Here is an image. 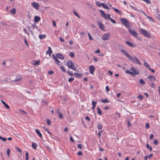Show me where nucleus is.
<instances>
[{
	"label": "nucleus",
	"mask_w": 160,
	"mask_h": 160,
	"mask_svg": "<svg viewBox=\"0 0 160 160\" xmlns=\"http://www.w3.org/2000/svg\"><path fill=\"white\" fill-rule=\"evenodd\" d=\"M60 69L62 70V71L63 72H66V69H65L64 67L62 66H61V67H60Z\"/></svg>",
	"instance_id": "43"
},
{
	"label": "nucleus",
	"mask_w": 160,
	"mask_h": 160,
	"mask_svg": "<svg viewBox=\"0 0 160 160\" xmlns=\"http://www.w3.org/2000/svg\"><path fill=\"white\" fill-rule=\"evenodd\" d=\"M0 139L2 140L3 141H5L6 140V139L5 138H3L0 136Z\"/></svg>",
	"instance_id": "48"
},
{
	"label": "nucleus",
	"mask_w": 160,
	"mask_h": 160,
	"mask_svg": "<svg viewBox=\"0 0 160 160\" xmlns=\"http://www.w3.org/2000/svg\"><path fill=\"white\" fill-rule=\"evenodd\" d=\"M89 39L90 40H93V39L91 35L88 32V33Z\"/></svg>",
	"instance_id": "46"
},
{
	"label": "nucleus",
	"mask_w": 160,
	"mask_h": 160,
	"mask_svg": "<svg viewBox=\"0 0 160 160\" xmlns=\"http://www.w3.org/2000/svg\"><path fill=\"white\" fill-rule=\"evenodd\" d=\"M131 70L133 72V77H134L136 74H138L139 73V72L138 70L134 67H131Z\"/></svg>",
	"instance_id": "7"
},
{
	"label": "nucleus",
	"mask_w": 160,
	"mask_h": 160,
	"mask_svg": "<svg viewBox=\"0 0 160 160\" xmlns=\"http://www.w3.org/2000/svg\"><path fill=\"white\" fill-rule=\"evenodd\" d=\"M96 4L97 6L99 7L102 6V3H101L99 2H96Z\"/></svg>",
	"instance_id": "45"
},
{
	"label": "nucleus",
	"mask_w": 160,
	"mask_h": 160,
	"mask_svg": "<svg viewBox=\"0 0 160 160\" xmlns=\"http://www.w3.org/2000/svg\"><path fill=\"white\" fill-rule=\"evenodd\" d=\"M101 101L103 103L109 102V101L106 98L104 100H102Z\"/></svg>",
	"instance_id": "36"
},
{
	"label": "nucleus",
	"mask_w": 160,
	"mask_h": 160,
	"mask_svg": "<svg viewBox=\"0 0 160 160\" xmlns=\"http://www.w3.org/2000/svg\"><path fill=\"white\" fill-rule=\"evenodd\" d=\"M25 158H26V160H28V159H29L28 153V152H26L25 153Z\"/></svg>",
	"instance_id": "33"
},
{
	"label": "nucleus",
	"mask_w": 160,
	"mask_h": 160,
	"mask_svg": "<svg viewBox=\"0 0 160 160\" xmlns=\"http://www.w3.org/2000/svg\"><path fill=\"white\" fill-rule=\"evenodd\" d=\"M48 50L46 51V53L47 54H49L50 55H51L52 53V51L50 47L48 46Z\"/></svg>",
	"instance_id": "13"
},
{
	"label": "nucleus",
	"mask_w": 160,
	"mask_h": 160,
	"mask_svg": "<svg viewBox=\"0 0 160 160\" xmlns=\"http://www.w3.org/2000/svg\"><path fill=\"white\" fill-rule=\"evenodd\" d=\"M110 37V35L108 33L104 34L102 36V39L104 40H108Z\"/></svg>",
	"instance_id": "8"
},
{
	"label": "nucleus",
	"mask_w": 160,
	"mask_h": 160,
	"mask_svg": "<svg viewBox=\"0 0 160 160\" xmlns=\"http://www.w3.org/2000/svg\"><path fill=\"white\" fill-rule=\"evenodd\" d=\"M57 57L60 59H63L64 58V57L63 55L61 53H58L56 55Z\"/></svg>",
	"instance_id": "17"
},
{
	"label": "nucleus",
	"mask_w": 160,
	"mask_h": 160,
	"mask_svg": "<svg viewBox=\"0 0 160 160\" xmlns=\"http://www.w3.org/2000/svg\"><path fill=\"white\" fill-rule=\"evenodd\" d=\"M10 149L9 148H8L7 151V154L8 157H10Z\"/></svg>",
	"instance_id": "39"
},
{
	"label": "nucleus",
	"mask_w": 160,
	"mask_h": 160,
	"mask_svg": "<svg viewBox=\"0 0 160 160\" xmlns=\"http://www.w3.org/2000/svg\"><path fill=\"white\" fill-rule=\"evenodd\" d=\"M102 7L105 9H106L108 10H109V8L104 3H102Z\"/></svg>",
	"instance_id": "22"
},
{
	"label": "nucleus",
	"mask_w": 160,
	"mask_h": 160,
	"mask_svg": "<svg viewBox=\"0 0 160 160\" xmlns=\"http://www.w3.org/2000/svg\"><path fill=\"white\" fill-rule=\"evenodd\" d=\"M146 128H149L150 127V125L148 123H147L146 124Z\"/></svg>",
	"instance_id": "62"
},
{
	"label": "nucleus",
	"mask_w": 160,
	"mask_h": 160,
	"mask_svg": "<svg viewBox=\"0 0 160 160\" xmlns=\"http://www.w3.org/2000/svg\"><path fill=\"white\" fill-rule=\"evenodd\" d=\"M121 51L133 63L136 62L139 65H141V63L136 57H134V58H133L130 55L124 50L122 49Z\"/></svg>",
	"instance_id": "1"
},
{
	"label": "nucleus",
	"mask_w": 160,
	"mask_h": 160,
	"mask_svg": "<svg viewBox=\"0 0 160 160\" xmlns=\"http://www.w3.org/2000/svg\"><path fill=\"white\" fill-rule=\"evenodd\" d=\"M35 132L36 133L38 134V135L39 136L40 138L42 137V135L41 132H40L39 130L38 129H36L35 130Z\"/></svg>",
	"instance_id": "19"
},
{
	"label": "nucleus",
	"mask_w": 160,
	"mask_h": 160,
	"mask_svg": "<svg viewBox=\"0 0 160 160\" xmlns=\"http://www.w3.org/2000/svg\"><path fill=\"white\" fill-rule=\"evenodd\" d=\"M128 31L130 34L134 38H136L138 37V36L137 32L133 29H129Z\"/></svg>",
	"instance_id": "6"
},
{
	"label": "nucleus",
	"mask_w": 160,
	"mask_h": 160,
	"mask_svg": "<svg viewBox=\"0 0 160 160\" xmlns=\"http://www.w3.org/2000/svg\"><path fill=\"white\" fill-rule=\"evenodd\" d=\"M125 43H126V44L127 45L129 46L130 47H131L134 48L136 46V45H134V44L132 42H130L129 41H125Z\"/></svg>",
	"instance_id": "10"
},
{
	"label": "nucleus",
	"mask_w": 160,
	"mask_h": 160,
	"mask_svg": "<svg viewBox=\"0 0 160 160\" xmlns=\"http://www.w3.org/2000/svg\"><path fill=\"white\" fill-rule=\"evenodd\" d=\"M47 123L48 125H50L51 124V122L49 119H48L47 120Z\"/></svg>",
	"instance_id": "42"
},
{
	"label": "nucleus",
	"mask_w": 160,
	"mask_h": 160,
	"mask_svg": "<svg viewBox=\"0 0 160 160\" xmlns=\"http://www.w3.org/2000/svg\"><path fill=\"white\" fill-rule=\"evenodd\" d=\"M74 80V78H69L68 79V82H72V81H73Z\"/></svg>",
	"instance_id": "41"
},
{
	"label": "nucleus",
	"mask_w": 160,
	"mask_h": 160,
	"mask_svg": "<svg viewBox=\"0 0 160 160\" xmlns=\"http://www.w3.org/2000/svg\"><path fill=\"white\" fill-rule=\"evenodd\" d=\"M78 148L79 149H81L82 148V145L81 144H78L77 145Z\"/></svg>",
	"instance_id": "55"
},
{
	"label": "nucleus",
	"mask_w": 160,
	"mask_h": 160,
	"mask_svg": "<svg viewBox=\"0 0 160 160\" xmlns=\"http://www.w3.org/2000/svg\"><path fill=\"white\" fill-rule=\"evenodd\" d=\"M98 26L99 28L102 29H103L104 28V25L101 22H98Z\"/></svg>",
	"instance_id": "20"
},
{
	"label": "nucleus",
	"mask_w": 160,
	"mask_h": 160,
	"mask_svg": "<svg viewBox=\"0 0 160 160\" xmlns=\"http://www.w3.org/2000/svg\"><path fill=\"white\" fill-rule=\"evenodd\" d=\"M1 102L4 105V106L6 107V108L7 109H9V106L3 100L1 101Z\"/></svg>",
	"instance_id": "21"
},
{
	"label": "nucleus",
	"mask_w": 160,
	"mask_h": 160,
	"mask_svg": "<svg viewBox=\"0 0 160 160\" xmlns=\"http://www.w3.org/2000/svg\"><path fill=\"white\" fill-rule=\"evenodd\" d=\"M148 78L149 79L151 80L150 81H152V79H153L154 80H155V78L154 77L150 75L148 77Z\"/></svg>",
	"instance_id": "31"
},
{
	"label": "nucleus",
	"mask_w": 160,
	"mask_h": 160,
	"mask_svg": "<svg viewBox=\"0 0 160 160\" xmlns=\"http://www.w3.org/2000/svg\"><path fill=\"white\" fill-rule=\"evenodd\" d=\"M69 56L71 58H73L74 56V54L73 52H71L69 54Z\"/></svg>",
	"instance_id": "47"
},
{
	"label": "nucleus",
	"mask_w": 160,
	"mask_h": 160,
	"mask_svg": "<svg viewBox=\"0 0 160 160\" xmlns=\"http://www.w3.org/2000/svg\"><path fill=\"white\" fill-rule=\"evenodd\" d=\"M52 58L55 60L56 64H58L60 63V61L58 59V58L56 57V56L53 54L52 55Z\"/></svg>",
	"instance_id": "12"
},
{
	"label": "nucleus",
	"mask_w": 160,
	"mask_h": 160,
	"mask_svg": "<svg viewBox=\"0 0 160 160\" xmlns=\"http://www.w3.org/2000/svg\"><path fill=\"white\" fill-rule=\"evenodd\" d=\"M99 12L101 13L102 16L108 20H109L111 18L109 14L107 15L102 10H99Z\"/></svg>",
	"instance_id": "5"
},
{
	"label": "nucleus",
	"mask_w": 160,
	"mask_h": 160,
	"mask_svg": "<svg viewBox=\"0 0 160 160\" xmlns=\"http://www.w3.org/2000/svg\"><path fill=\"white\" fill-rule=\"evenodd\" d=\"M139 82L142 85H144L145 84V82L142 79H140L139 80Z\"/></svg>",
	"instance_id": "28"
},
{
	"label": "nucleus",
	"mask_w": 160,
	"mask_h": 160,
	"mask_svg": "<svg viewBox=\"0 0 160 160\" xmlns=\"http://www.w3.org/2000/svg\"><path fill=\"white\" fill-rule=\"evenodd\" d=\"M23 31L24 32L26 33L28 35H29V33L27 32V30L25 28H23Z\"/></svg>",
	"instance_id": "37"
},
{
	"label": "nucleus",
	"mask_w": 160,
	"mask_h": 160,
	"mask_svg": "<svg viewBox=\"0 0 160 160\" xmlns=\"http://www.w3.org/2000/svg\"><path fill=\"white\" fill-rule=\"evenodd\" d=\"M33 7L35 8L38 9L39 8L40 6L39 4L37 2H33L32 3Z\"/></svg>",
	"instance_id": "11"
},
{
	"label": "nucleus",
	"mask_w": 160,
	"mask_h": 160,
	"mask_svg": "<svg viewBox=\"0 0 160 160\" xmlns=\"http://www.w3.org/2000/svg\"><path fill=\"white\" fill-rule=\"evenodd\" d=\"M102 128V125L99 124L98 126V129H101Z\"/></svg>",
	"instance_id": "51"
},
{
	"label": "nucleus",
	"mask_w": 160,
	"mask_h": 160,
	"mask_svg": "<svg viewBox=\"0 0 160 160\" xmlns=\"http://www.w3.org/2000/svg\"><path fill=\"white\" fill-rule=\"evenodd\" d=\"M97 110H98V112H97L98 114L99 115H101L102 111L98 107H97Z\"/></svg>",
	"instance_id": "30"
},
{
	"label": "nucleus",
	"mask_w": 160,
	"mask_h": 160,
	"mask_svg": "<svg viewBox=\"0 0 160 160\" xmlns=\"http://www.w3.org/2000/svg\"><path fill=\"white\" fill-rule=\"evenodd\" d=\"M32 147L34 148V149H36L37 145L36 143L33 142L32 143Z\"/></svg>",
	"instance_id": "25"
},
{
	"label": "nucleus",
	"mask_w": 160,
	"mask_h": 160,
	"mask_svg": "<svg viewBox=\"0 0 160 160\" xmlns=\"http://www.w3.org/2000/svg\"><path fill=\"white\" fill-rule=\"evenodd\" d=\"M130 7L133 9H134V10H135L136 11H138V9H137L135 7L132 6L130 4Z\"/></svg>",
	"instance_id": "58"
},
{
	"label": "nucleus",
	"mask_w": 160,
	"mask_h": 160,
	"mask_svg": "<svg viewBox=\"0 0 160 160\" xmlns=\"http://www.w3.org/2000/svg\"><path fill=\"white\" fill-rule=\"evenodd\" d=\"M78 155H82V152L81 151H78Z\"/></svg>",
	"instance_id": "60"
},
{
	"label": "nucleus",
	"mask_w": 160,
	"mask_h": 160,
	"mask_svg": "<svg viewBox=\"0 0 160 160\" xmlns=\"http://www.w3.org/2000/svg\"><path fill=\"white\" fill-rule=\"evenodd\" d=\"M74 75L77 78H82V75L80 73H75Z\"/></svg>",
	"instance_id": "15"
},
{
	"label": "nucleus",
	"mask_w": 160,
	"mask_h": 160,
	"mask_svg": "<svg viewBox=\"0 0 160 160\" xmlns=\"http://www.w3.org/2000/svg\"><path fill=\"white\" fill-rule=\"evenodd\" d=\"M140 30L141 33L145 37L148 38H151L152 36L149 32L142 29H141Z\"/></svg>",
	"instance_id": "4"
},
{
	"label": "nucleus",
	"mask_w": 160,
	"mask_h": 160,
	"mask_svg": "<svg viewBox=\"0 0 160 160\" xmlns=\"http://www.w3.org/2000/svg\"><path fill=\"white\" fill-rule=\"evenodd\" d=\"M144 65L148 69L150 68L149 64L147 62H144Z\"/></svg>",
	"instance_id": "29"
},
{
	"label": "nucleus",
	"mask_w": 160,
	"mask_h": 160,
	"mask_svg": "<svg viewBox=\"0 0 160 160\" xmlns=\"http://www.w3.org/2000/svg\"><path fill=\"white\" fill-rule=\"evenodd\" d=\"M138 98L140 100H142L143 98V96L140 94L138 96Z\"/></svg>",
	"instance_id": "40"
},
{
	"label": "nucleus",
	"mask_w": 160,
	"mask_h": 160,
	"mask_svg": "<svg viewBox=\"0 0 160 160\" xmlns=\"http://www.w3.org/2000/svg\"><path fill=\"white\" fill-rule=\"evenodd\" d=\"M112 9L114 10L117 13L120 15H121L122 14V12L119 10L118 9L115 8L114 7H113L112 8Z\"/></svg>",
	"instance_id": "14"
},
{
	"label": "nucleus",
	"mask_w": 160,
	"mask_h": 160,
	"mask_svg": "<svg viewBox=\"0 0 160 160\" xmlns=\"http://www.w3.org/2000/svg\"><path fill=\"white\" fill-rule=\"evenodd\" d=\"M102 132V130L99 131L98 132V136L99 138H101V133Z\"/></svg>",
	"instance_id": "53"
},
{
	"label": "nucleus",
	"mask_w": 160,
	"mask_h": 160,
	"mask_svg": "<svg viewBox=\"0 0 160 160\" xmlns=\"http://www.w3.org/2000/svg\"><path fill=\"white\" fill-rule=\"evenodd\" d=\"M53 73H54L53 71H52V70L49 71L48 72V73L50 75L52 74Z\"/></svg>",
	"instance_id": "52"
},
{
	"label": "nucleus",
	"mask_w": 160,
	"mask_h": 160,
	"mask_svg": "<svg viewBox=\"0 0 160 160\" xmlns=\"http://www.w3.org/2000/svg\"><path fill=\"white\" fill-rule=\"evenodd\" d=\"M120 21L122 24L125 26L127 28H130L131 27V24L126 19L124 18H121Z\"/></svg>",
	"instance_id": "3"
},
{
	"label": "nucleus",
	"mask_w": 160,
	"mask_h": 160,
	"mask_svg": "<svg viewBox=\"0 0 160 160\" xmlns=\"http://www.w3.org/2000/svg\"><path fill=\"white\" fill-rule=\"evenodd\" d=\"M48 150L50 152L51 151V148L48 146H46Z\"/></svg>",
	"instance_id": "61"
},
{
	"label": "nucleus",
	"mask_w": 160,
	"mask_h": 160,
	"mask_svg": "<svg viewBox=\"0 0 160 160\" xmlns=\"http://www.w3.org/2000/svg\"><path fill=\"white\" fill-rule=\"evenodd\" d=\"M126 73L127 74H132L133 75V73L132 72H131L129 70H127L125 71Z\"/></svg>",
	"instance_id": "34"
},
{
	"label": "nucleus",
	"mask_w": 160,
	"mask_h": 160,
	"mask_svg": "<svg viewBox=\"0 0 160 160\" xmlns=\"http://www.w3.org/2000/svg\"><path fill=\"white\" fill-rule=\"evenodd\" d=\"M58 117H59L60 118H62V113L60 112L58 113Z\"/></svg>",
	"instance_id": "54"
},
{
	"label": "nucleus",
	"mask_w": 160,
	"mask_h": 160,
	"mask_svg": "<svg viewBox=\"0 0 160 160\" xmlns=\"http://www.w3.org/2000/svg\"><path fill=\"white\" fill-rule=\"evenodd\" d=\"M1 23L3 26L5 25H6V23L5 22H4V21L1 22Z\"/></svg>",
	"instance_id": "59"
},
{
	"label": "nucleus",
	"mask_w": 160,
	"mask_h": 160,
	"mask_svg": "<svg viewBox=\"0 0 160 160\" xmlns=\"http://www.w3.org/2000/svg\"><path fill=\"white\" fill-rule=\"evenodd\" d=\"M73 13L75 16H77L78 18H80V17L79 16L75 11H73Z\"/></svg>",
	"instance_id": "44"
},
{
	"label": "nucleus",
	"mask_w": 160,
	"mask_h": 160,
	"mask_svg": "<svg viewBox=\"0 0 160 160\" xmlns=\"http://www.w3.org/2000/svg\"><path fill=\"white\" fill-rule=\"evenodd\" d=\"M158 141L156 139L153 142V143H154V144L156 145H158Z\"/></svg>",
	"instance_id": "49"
},
{
	"label": "nucleus",
	"mask_w": 160,
	"mask_h": 160,
	"mask_svg": "<svg viewBox=\"0 0 160 160\" xmlns=\"http://www.w3.org/2000/svg\"><path fill=\"white\" fill-rule=\"evenodd\" d=\"M151 86L152 88H155L156 87V85L153 82L151 83Z\"/></svg>",
	"instance_id": "57"
},
{
	"label": "nucleus",
	"mask_w": 160,
	"mask_h": 160,
	"mask_svg": "<svg viewBox=\"0 0 160 160\" xmlns=\"http://www.w3.org/2000/svg\"><path fill=\"white\" fill-rule=\"evenodd\" d=\"M95 70V68L93 66L91 65L89 66V70L91 73L93 74Z\"/></svg>",
	"instance_id": "9"
},
{
	"label": "nucleus",
	"mask_w": 160,
	"mask_h": 160,
	"mask_svg": "<svg viewBox=\"0 0 160 160\" xmlns=\"http://www.w3.org/2000/svg\"><path fill=\"white\" fill-rule=\"evenodd\" d=\"M68 73L71 76H73V73L72 72H69V71L68 70Z\"/></svg>",
	"instance_id": "56"
},
{
	"label": "nucleus",
	"mask_w": 160,
	"mask_h": 160,
	"mask_svg": "<svg viewBox=\"0 0 160 160\" xmlns=\"http://www.w3.org/2000/svg\"><path fill=\"white\" fill-rule=\"evenodd\" d=\"M10 12L13 14H15L16 12V10L15 8H12L10 11Z\"/></svg>",
	"instance_id": "27"
},
{
	"label": "nucleus",
	"mask_w": 160,
	"mask_h": 160,
	"mask_svg": "<svg viewBox=\"0 0 160 160\" xmlns=\"http://www.w3.org/2000/svg\"><path fill=\"white\" fill-rule=\"evenodd\" d=\"M92 109H94L95 108L97 103L94 101H92Z\"/></svg>",
	"instance_id": "26"
},
{
	"label": "nucleus",
	"mask_w": 160,
	"mask_h": 160,
	"mask_svg": "<svg viewBox=\"0 0 160 160\" xmlns=\"http://www.w3.org/2000/svg\"><path fill=\"white\" fill-rule=\"evenodd\" d=\"M21 79H22V78H21V76H20L18 75L17 76L16 78L14 80H13V81H18L21 80Z\"/></svg>",
	"instance_id": "23"
},
{
	"label": "nucleus",
	"mask_w": 160,
	"mask_h": 160,
	"mask_svg": "<svg viewBox=\"0 0 160 160\" xmlns=\"http://www.w3.org/2000/svg\"><path fill=\"white\" fill-rule=\"evenodd\" d=\"M106 91L107 92H108L110 91V88L108 86L106 87Z\"/></svg>",
	"instance_id": "63"
},
{
	"label": "nucleus",
	"mask_w": 160,
	"mask_h": 160,
	"mask_svg": "<svg viewBox=\"0 0 160 160\" xmlns=\"http://www.w3.org/2000/svg\"><path fill=\"white\" fill-rule=\"evenodd\" d=\"M40 63V61L38 60V61H34V62L33 63V65L34 66H37L38 65H39Z\"/></svg>",
	"instance_id": "24"
},
{
	"label": "nucleus",
	"mask_w": 160,
	"mask_h": 160,
	"mask_svg": "<svg viewBox=\"0 0 160 160\" xmlns=\"http://www.w3.org/2000/svg\"><path fill=\"white\" fill-rule=\"evenodd\" d=\"M147 18L149 19L150 21L154 22V20L151 17L147 16Z\"/></svg>",
	"instance_id": "35"
},
{
	"label": "nucleus",
	"mask_w": 160,
	"mask_h": 160,
	"mask_svg": "<svg viewBox=\"0 0 160 160\" xmlns=\"http://www.w3.org/2000/svg\"><path fill=\"white\" fill-rule=\"evenodd\" d=\"M150 70L152 72L154 73L155 72V70L153 69H152L150 67L148 69Z\"/></svg>",
	"instance_id": "64"
},
{
	"label": "nucleus",
	"mask_w": 160,
	"mask_h": 160,
	"mask_svg": "<svg viewBox=\"0 0 160 160\" xmlns=\"http://www.w3.org/2000/svg\"><path fill=\"white\" fill-rule=\"evenodd\" d=\"M43 129L44 130H45L50 135V136L51 137L52 135V134L51 132L49 131L48 129L46 127H43Z\"/></svg>",
	"instance_id": "18"
},
{
	"label": "nucleus",
	"mask_w": 160,
	"mask_h": 160,
	"mask_svg": "<svg viewBox=\"0 0 160 160\" xmlns=\"http://www.w3.org/2000/svg\"><path fill=\"white\" fill-rule=\"evenodd\" d=\"M32 29H34L35 28H38V26L36 25V24H32Z\"/></svg>",
	"instance_id": "38"
},
{
	"label": "nucleus",
	"mask_w": 160,
	"mask_h": 160,
	"mask_svg": "<svg viewBox=\"0 0 160 160\" xmlns=\"http://www.w3.org/2000/svg\"><path fill=\"white\" fill-rule=\"evenodd\" d=\"M67 65L69 68L77 71L76 68L75 67L73 63L71 60H70L68 61L67 62Z\"/></svg>",
	"instance_id": "2"
},
{
	"label": "nucleus",
	"mask_w": 160,
	"mask_h": 160,
	"mask_svg": "<svg viewBox=\"0 0 160 160\" xmlns=\"http://www.w3.org/2000/svg\"><path fill=\"white\" fill-rule=\"evenodd\" d=\"M113 23H116V22L113 19H112V18H111L109 19Z\"/></svg>",
	"instance_id": "50"
},
{
	"label": "nucleus",
	"mask_w": 160,
	"mask_h": 160,
	"mask_svg": "<svg viewBox=\"0 0 160 160\" xmlns=\"http://www.w3.org/2000/svg\"><path fill=\"white\" fill-rule=\"evenodd\" d=\"M40 17L36 16L34 17V21L35 22H37L40 20Z\"/></svg>",
	"instance_id": "16"
},
{
	"label": "nucleus",
	"mask_w": 160,
	"mask_h": 160,
	"mask_svg": "<svg viewBox=\"0 0 160 160\" xmlns=\"http://www.w3.org/2000/svg\"><path fill=\"white\" fill-rule=\"evenodd\" d=\"M146 147L147 149H149L150 151H151L152 150V148L151 146H150L148 144H146Z\"/></svg>",
	"instance_id": "32"
}]
</instances>
